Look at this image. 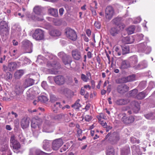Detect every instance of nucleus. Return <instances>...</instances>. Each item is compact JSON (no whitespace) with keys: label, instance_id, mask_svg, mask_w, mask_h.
Returning a JSON list of instances; mask_svg holds the SVG:
<instances>
[{"label":"nucleus","instance_id":"1","mask_svg":"<svg viewBox=\"0 0 155 155\" xmlns=\"http://www.w3.org/2000/svg\"><path fill=\"white\" fill-rule=\"evenodd\" d=\"M0 34L3 39L5 40L7 38L9 34L8 25L5 21H2L0 22Z\"/></svg>","mask_w":155,"mask_h":155},{"label":"nucleus","instance_id":"2","mask_svg":"<svg viewBox=\"0 0 155 155\" xmlns=\"http://www.w3.org/2000/svg\"><path fill=\"white\" fill-rule=\"evenodd\" d=\"M10 145L13 148L14 151L17 153L18 150L20 149L21 145L19 143L16 139L14 135H12L10 139Z\"/></svg>","mask_w":155,"mask_h":155},{"label":"nucleus","instance_id":"3","mask_svg":"<svg viewBox=\"0 0 155 155\" xmlns=\"http://www.w3.org/2000/svg\"><path fill=\"white\" fill-rule=\"evenodd\" d=\"M47 67L49 68H52L53 70L48 69V73L53 74H56L58 73L57 70H54V69L57 70L60 68V64L58 62L52 64L51 61H48L47 64Z\"/></svg>","mask_w":155,"mask_h":155},{"label":"nucleus","instance_id":"4","mask_svg":"<svg viewBox=\"0 0 155 155\" xmlns=\"http://www.w3.org/2000/svg\"><path fill=\"white\" fill-rule=\"evenodd\" d=\"M67 37L70 40L75 41L77 39V35L75 31L70 28H68L65 31Z\"/></svg>","mask_w":155,"mask_h":155},{"label":"nucleus","instance_id":"5","mask_svg":"<svg viewBox=\"0 0 155 155\" xmlns=\"http://www.w3.org/2000/svg\"><path fill=\"white\" fill-rule=\"evenodd\" d=\"M22 44L25 53H30L32 52V45L29 41L25 40L22 42Z\"/></svg>","mask_w":155,"mask_h":155},{"label":"nucleus","instance_id":"6","mask_svg":"<svg viewBox=\"0 0 155 155\" xmlns=\"http://www.w3.org/2000/svg\"><path fill=\"white\" fill-rule=\"evenodd\" d=\"M32 37L37 40H41L44 38V31L41 29H37L32 35Z\"/></svg>","mask_w":155,"mask_h":155},{"label":"nucleus","instance_id":"7","mask_svg":"<svg viewBox=\"0 0 155 155\" xmlns=\"http://www.w3.org/2000/svg\"><path fill=\"white\" fill-rule=\"evenodd\" d=\"M41 119L38 117H34L32 119L31 127L32 128H39L42 123Z\"/></svg>","mask_w":155,"mask_h":155},{"label":"nucleus","instance_id":"8","mask_svg":"<svg viewBox=\"0 0 155 155\" xmlns=\"http://www.w3.org/2000/svg\"><path fill=\"white\" fill-rule=\"evenodd\" d=\"M117 90L118 92L123 94L129 91V87L126 84H122L117 86Z\"/></svg>","mask_w":155,"mask_h":155},{"label":"nucleus","instance_id":"9","mask_svg":"<svg viewBox=\"0 0 155 155\" xmlns=\"http://www.w3.org/2000/svg\"><path fill=\"white\" fill-rule=\"evenodd\" d=\"M63 142L61 138L54 140L52 144V148L54 150H58L63 144Z\"/></svg>","mask_w":155,"mask_h":155},{"label":"nucleus","instance_id":"10","mask_svg":"<svg viewBox=\"0 0 155 155\" xmlns=\"http://www.w3.org/2000/svg\"><path fill=\"white\" fill-rule=\"evenodd\" d=\"M140 49L142 51L147 54H149L151 51V48L147 46L146 42L141 43L140 45Z\"/></svg>","mask_w":155,"mask_h":155},{"label":"nucleus","instance_id":"11","mask_svg":"<svg viewBox=\"0 0 155 155\" xmlns=\"http://www.w3.org/2000/svg\"><path fill=\"white\" fill-rule=\"evenodd\" d=\"M128 60L130 62V66L131 67L134 68L135 69V67L136 66V64L138 61V59L137 56L136 55H133L130 57L128 58Z\"/></svg>","mask_w":155,"mask_h":155},{"label":"nucleus","instance_id":"12","mask_svg":"<svg viewBox=\"0 0 155 155\" xmlns=\"http://www.w3.org/2000/svg\"><path fill=\"white\" fill-rule=\"evenodd\" d=\"M122 18L121 17H117L113 20V22L117 25L119 28L120 29H123L125 27V25L121 22Z\"/></svg>","mask_w":155,"mask_h":155},{"label":"nucleus","instance_id":"13","mask_svg":"<svg viewBox=\"0 0 155 155\" xmlns=\"http://www.w3.org/2000/svg\"><path fill=\"white\" fill-rule=\"evenodd\" d=\"M30 119L29 118L25 117L22 119L21 122V125L22 128L25 129L29 126Z\"/></svg>","mask_w":155,"mask_h":155},{"label":"nucleus","instance_id":"14","mask_svg":"<svg viewBox=\"0 0 155 155\" xmlns=\"http://www.w3.org/2000/svg\"><path fill=\"white\" fill-rule=\"evenodd\" d=\"M55 83L58 85H62L65 82V78L61 75H58L54 78Z\"/></svg>","mask_w":155,"mask_h":155},{"label":"nucleus","instance_id":"15","mask_svg":"<svg viewBox=\"0 0 155 155\" xmlns=\"http://www.w3.org/2000/svg\"><path fill=\"white\" fill-rule=\"evenodd\" d=\"M134 120V117L132 116L127 117L125 116H124L122 118V121L125 124H127L133 123Z\"/></svg>","mask_w":155,"mask_h":155},{"label":"nucleus","instance_id":"16","mask_svg":"<svg viewBox=\"0 0 155 155\" xmlns=\"http://www.w3.org/2000/svg\"><path fill=\"white\" fill-rule=\"evenodd\" d=\"M148 66L147 63L145 60L140 62L139 63L136 65L135 69L137 70L142 69L146 68Z\"/></svg>","mask_w":155,"mask_h":155},{"label":"nucleus","instance_id":"17","mask_svg":"<svg viewBox=\"0 0 155 155\" xmlns=\"http://www.w3.org/2000/svg\"><path fill=\"white\" fill-rule=\"evenodd\" d=\"M72 54L73 58L77 61L79 60L81 58V52L78 50L73 51Z\"/></svg>","mask_w":155,"mask_h":155},{"label":"nucleus","instance_id":"18","mask_svg":"<svg viewBox=\"0 0 155 155\" xmlns=\"http://www.w3.org/2000/svg\"><path fill=\"white\" fill-rule=\"evenodd\" d=\"M131 147L132 153L134 155H140L141 154V152L138 145H134Z\"/></svg>","mask_w":155,"mask_h":155},{"label":"nucleus","instance_id":"19","mask_svg":"<svg viewBox=\"0 0 155 155\" xmlns=\"http://www.w3.org/2000/svg\"><path fill=\"white\" fill-rule=\"evenodd\" d=\"M120 136L119 134L116 132H114L112 134L110 138V141H113L114 143H116L120 140Z\"/></svg>","mask_w":155,"mask_h":155},{"label":"nucleus","instance_id":"20","mask_svg":"<svg viewBox=\"0 0 155 155\" xmlns=\"http://www.w3.org/2000/svg\"><path fill=\"white\" fill-rule=\"evenodd\" d=\"M130 101L128 99H122L117 100L116 101V104L118 105H122L127 104Z\"/></svg>","mask_w":155,"mask_h":155},{"label":"nucleus","instance_id":"21","mask_svg":"<svg viewBox=\"0 0 155 155\" xmlns=\"http://www.w3.org/2000/svg\"><path fill=\"white\" fill-rule=\"evenodd\" d=\"M130 67H131L129 61L126 60L123 61L122 62L120 68L122 69H125Z\"/></svg>","mask_w":155,"mask_h":155},{"label":"nucleus","instance_id":"22","mask_svg":"<svg viewBox=\"0 0 155 155\" xmlns=\"http://www.w3.org/2000/svg\"><path fill=\"white\" fill-rule=\"evenodd\" d=\"M119 28L118 26H117L111 28L110 30V33L111 35L113 36H115L119 32V30L118 28Z\"/></svg>","mask_w":155,"mask_h":155},{"label":"nucleus","instance_id":"23","mask_svg":"<svg viewBox=\"0 0 155 155\" xmlns=\"http://www.w3.org/2000/svg\"><path fill=\"white\" fill-rule=\"evenodd\" d=\"M62 61L65 65L70 64L72 62L71 58L70 56L67 55L65 58H62Z\"/></svg>","mask_w":155,"mask_h":155},{"label":"nucleus","instance_id":"24","mask_svg":"<svg viewBox=\"0 0 155 155\" xmlns=\"http://www.w3.org/2000/svg\"><path fill=\"white\" fill-rule=\"evenodd\" d=\"M34 83V80L31 78H28L26 80L25 83V86L24 87L26 88L30 86L33 85Z\"/></svg>","mask_w":155,"mask_h":155},{"label":"nucleus","instance_id":"25","mask_svg":"<svg viewBox=\"0 0 155 155\" xmlns=\"http://www.w3.org/2000/svg\"><path fill=\"white\" fill-rule=\"evenodd\" d=\"M8 67L9 71H13L17 68V64L15 62H11L9 63Z\"/></svg>","mask_w":155,"mask_h":155},{"label":"nucleus","instance_id":"26","mask_svg":"<svg viewBox=\"0 0 155 155\" xmlns=\"http://www.w3.org/2000/svg\"><path fill=\"white\" fill-rule=\"evenodd\" d=\"M105 16L107 18L111 19L114 15V10H105Z\"/></svg>","mask_w":155,"mask_h":155},{"label":"nucleus","instance_id":"27","mask_svg":"<svg viewBox=\"0 0 155 155\" xmlns=\"http://www.w3.org/2000/svg\"><path fill=\"white\" fill-rule=\"evenodd\" d=\"M24 74V72L23 70H19L15 72L14 74V77L16 79H19Z\"/></svg>","mask_w":155,"mask_h":155},{"label":"nucleus","instance_id":"28","mask_svg":"<svg viewBox=\"0 0 155 155\" xmlns=\"http://www.w3.org/2000/svg\"><path fill=\"white\" fill-rule=\"evenodd\" d=\"M43 9L47 10H56V9L51 8L50 6H48L43 7L39 5H36L34 7L33 10H42Z\"/></svg>","mask_w":155,"mask_h":155},{"label":"nucleus","instance_id":"29","mask_svg":"<svg viewBox=\"0 0 155 155\" xmlns=\"http://www.w3.org/2000/svg\"><path fill=\"white\" fill-rule=\"evenodd\" d=\"M114 148L111 147H108L107 149L106 155H114Z\"/></svg>","mask_w":155,"mask_h":155},{"label":"nucleus","instance_id":"30","mask_svg":"<svg viewBox=\"0 0 155 155\" xmlns=\"http://www.w3.org/2000/svg\"><path fill=\"white\" fill-rule=\"evenodd\" d=\"M49 142V141L47 140H45L43 142V148L45 150L47 151H48L50 150Z\"/></svg>","mask_w":155,"mask_h":155},{"label":"nucleus","instance_id":"31","mask_svg":"<svg viewBox=\"0 0 155 155\" xmlns=\"http://www.w3.org/2000/svg\"><path fill=\"white\" fill-rule=\"evenodd\" d=\"M50 34L51 36H59L61 35V32L59 30L57 29H54L51 30L50 32Z\"/></svg>","mask_w":155,"mask_h":155},{"label":"nucleus","instance_id":"32","mask_svg":"<svg viewBox=\"0 0 155 155\" xmlns=\"http://www.w3.org/2000/svg\"><path fill=\"white\" fill-rule=\"evenodd\" d=\"M120 6L117 4H114L112 5H109L107 6L106 10H114L120 8Z\"/></svg>","mask_w":155,"mask_h":155},{"label":"nucleus","instance_id":"33","mask_svg":"<svg viewBox=\"0 0 155 155\" xmlns=\"http://www.w3.org/2000/svg\"><path fill=\"white\" fill-rule=\"evenodd\" d=\"M130 154V150L129 147L123 148L121 151V155H129Z\"/></svg>","mask_w":155,"mask_h":155},{"label":"nucleus","instance_id":"34","mask_svg":"<svg viewBox=\"0 0 155 155\" xmlns=\"http://www.w3.org/2000/svg\"><path fill=\"white\" fill-rule=\"evenodd\" d=\"M138 91L137 89H135L129 92V95L131 97L136 98V96L137 95Z\"/></svg>","mask_w":155,"mask_h":155},{"label":"nucleus","instance_id":"35","mask_svg":"<svg viewBox=\"0 0 155 155\" xmlns=\"http://www.w3.org/2000/svg\"><path fill=\"white\" fill-rule=\"evenodd\" d=\"M80 99L77 100L74 104L72 105V107L75 110H79L81 107V104L79 103Z\"/></svg>","mask_w":155,"mask_h":155},{"label":"nucleus","instance_id":"36","mask_svg":"<svg viewBox=\"0 0 155 155\" xmlns=\"http://www.w3.org/2000/svg\"><path fill=\"white\" fill-rule=\"evenodd\" d=\"M126 43L127 44H131L134 41V39L132 37H126L124 38Z\"/></svg>","mask_w":155,"mask_h":155},{"label":"nucleus","instance_id":"37","mask_svg":"<svg viewBox=\"0 0 155 155\" xmlns=\"http://www.w3.org/2000/svg\"><path fill=\"white\" fill-rule=\"evenodd\" d=\"M54 111L55 112H56L59 108H62V105L60 104V103L58 102H57L56 104H54Z\"/></svg>","mask_w":155,"mask_h":155},{"label":"nucleus","instance_id":"38","mask_svg":"<svg viewBox=\"0 0 155 155\" xmlns=\"http://www.w3.org/2000/svg\"><path fill=\"white\" fill-rule=\"evenodd\" d=\"M145 118L147 119H155V114L150 113L144 115Z\"/></svg>","mask_w":155,"mask_h":155},{"label":"nucleus","instance_id":"39","mask_svg":"<svg viewBox=\"0 0 155 155\" xmlns=\"http://www.w3.org/2000/svg\"><path fill=\"white\" fill-rule=\"evenodd\" d=\"M38 101L41 102H45L48 100V99L46 96L44 95H41L38 97Z\"/></svg>","mask_w":155,"mask_h":155},{"label":"nucleus","instance_id":"40","mask_svg":"<svg viewBox=\"0 0 155 155\" xmlns=\"http://www.w3.org/2000/svg\"><path fill=\"white\" fill-rule=\"evenodd\" d=\"M145 96V93L143 91L137 94L136 96V98L138 99H142L144 98Z\"/></svg>","mask_w":155,"mask_h":155},{"label":"nucleus","instance_id":"41","mask_svg":"<svg viewBox=\"0 0 155 155\" xmlns=\"http://www.w3.org/2000/svg\"><path fill=\"white\" fill-rule=\"evenodd\" d=\"M127 82L132 81L136 80L135 75L132 74L126 77Z\"/></svg>","mask_w":155,"mask_h":155},{"label":"nucleus","instance_id":"42","mask_svg":"<svg viewBox=\"0 0 155 155\" xmlns=\"http://www.w3.org/2000/svg\"><path fill=\"white\" fill-rule=\"evenodd\" d=\"M97 117L99 121L101 120L102 119L104 120H106L107 119L106 114L102 113H100L99 115L97 116Z\"/></svg>","mask_w":155,"mask_h":155},{"label":"nucleus","instance_id":"43","mask_svg":"<svg viewBox=\"0 0 155 155\" xmlns=\"http://www.w3.org/2000/svg\"><path fill=\"white\" fill-rule=\"evenodd\" d=\"M59 91L61 94H68L70 90L68 88H62Z\"/></svg>","mask_w":155,"mask_h":155},{"label":"nucleus","instance_id":"44","mask_svg":"<svg viewBox=\"0 0 155 155\" xmlns=\"http://www.w3.org/2000/svg\"><path fill=\"white\" fill-rule=\"evenodd\" d=\"M135 29V28L134 25L130 26L127 29L128 34H131L133 33Z\"/></svg>","mask_w":155,"mask_h":155},{"label":"nucleus","instance_id":"45","mask_svg":"<svg viewBox=\"0 0 155 155\" xmlns=\"http://www.w3.org/2000/svg\"><path fill=\"white\" fill-rule=\"evenodd\" d=\"M49 13L51 15L54 17H57L58 15V10H49Z\"/></svg>","mask_w":155,"mask_h":155},{"label":"nucleus","instance_id":"46","mask_svg":"<svg viewBox=\"0 0 155 155\" xmlns=\"http://www.w3.org/2000/svg\"><path fill=\"white\" fill-rule=\"evenodd\" d=\"M35 153L36 155H49L48 153L39 150H36L35 151Z\"/></svg>","mask_w":155,"mask_h":155},{"label":"nucleus","instance_id":"47","mask_svg":"<svg viewBox=\"0 0 155 155\" xmlns=\"http://www.w3.org/2000/svg\"><path fill=\"white\" fill-rule=\"evenodd\" d=\"M45 124L46 125V126H45V125L44 126V128L45 129H49L50 126L51 125V123L50 121L49 120H46L45 122Z\"/></svg>","mask_w":155,"mask_h":155},{"label":"nucleus","instance_id":"48","mask_svg":"<svg viewBox=\"0 0 155 155\" xmlns=\"http://www.w3.org/2000/svg\"><path fill=\"white\" fill-rule=\"evenodd\" d=\"M23 91V89L21 86H17L16 88V91L18 94H19L22 92Z\"/></svg>","mask_w":155,"mask_h":155},{"label":"nucleus","instance_id":"49","mask_svg":"<svg viewBox=\"0 0 155 155\" xmlns=\"http://www.w3.org/2000/svg\"><path fill=\"white\" fill-rule=\"evenodd\" d=\"M81 78L83 81L85 82H87L88 79V77H87L86 75L84 74H81Z\"/></svg>","mask_w":155,"mask_h":155},{"label":"nucleus","instance_id":"50","mask_svg":"<svg viewBox=\"0 0 155 155\" xmlns=\"http://www.w3.org/2000/svg\"><path fill=\"white\" fill-rule=\"evenodd\" d=\"M12 153L10 150L7 149L6 150L4 151L2 155H11Z\"/></svg>","mask_w":155,"mask_h":155},{"label":"nucleus","instance_id":"51","mask_svg":"<svg viewBox=\"0 0 155 155\" xmlns=\"http://www.w3.org/2000/svg\"><path fill=\"white\" fill-rule=\"evenodd\" d=\"M115 51L116 52V53L117 54L118 56H120L121 54V52L120 50L117 47H115Z\"/></svg>","mask_w":155,"mask_h":155},{"label":"nucleus","instance_id":"52","mask_svg":"<svg viewBox=\"0 0 155 155\" xmlns=\"http://www.w3.org/2000/svg\"><path fill=\"white\" fill-rule=\"evenodd\" d=\"M122 50L123 51L122 54H127L128 53L129 49L127 47L123 48Z\"/></svg>","mask_w":155,"mask_h":155},{"label":"nucleus","instance_id":"53","mask_svg":"<svg viewBox=\"0 0 155 155\" xmlns=\"http://www.w3.org/2000/svg\"><path fill=\"white\" fill-rule=\"evenodd\" d=\"M58 56L59 57L61 58L62 60V58H65L67 55L63 52H61L58 54Z\"/></svg>","mask_w":155,"mask_h":155},{"label":"nucleus","instance_id":"54","mask_svg":"<svg viewBox=\"0 0 155 155\" xmlns=\"http://www.w3.org/2000/svg\"><path fill=\"white\" fill-rule=\"evenodd\" d=\"M130 140L131 142L133 143H139V141L138 140H137L134 137H131L130 138Z\"/></svg>","mask_w":155,"mask_h":155},{"label":"nucleus","instance_id":"55","mask_svg":"<svg viewBox=\"0 0 155 155\" xmlns=\"http://www.w3.org/2000/svg\"><path fill=\"white\" fill-rule=\"evenodd\" d=\"M141 20V19L140 17H138L134 19L133 22L134 24H137L140 23Z\"/></svg>","mask_w":155,"mask_h":155},{"label":"nucleus","instance_id":"56","mask_svg":"<svg viewBox=\"0 0 155 155\" xmlns=\"http://www.w3.org/2000/svg\"><path fill=\"white\" fill-rule=\"evenodd\" d=\"M57 100V98L54 95H51L50 96V101L52 102H54Z\"/></svg>","mask_w":155,"mask_h":155},{"label":"nucleus","instance_id":"57","mask_svg":"<svg viewBox=\"0 0 155 155\" xmlns=\"http://www.w3.org/2000/svg\"><path fill=\"white\" fill-rule=\"evenodd\" d=\"M12 75L10 72H8L6 73V78L7 80L11 79L12 78Z\"/></svg>","mask_w":155,"mask_h":155},{"label":"nucleus","instance_id":"58","mask_svg":"<svg viewBox=\"0 0 155 155\" xmlns=\"http://www.w3.org/2000/svg\"><path fill=\"white\" fill-rule=\"evenodd\" d=\"M84 119L86 121H89L92 119V117L91 116L87 115L85 116Z\"/></svg>","mask_w":155,"mask_h":155},{"label":"nucleus","instance_id":"59","mask_svg":"<svg viewBox=\"0 0 155 155\" xmlns=\"http://www.w3.org/2000/svg\"><path fill=\"white\" fill-rule=\"evenodd\" d=\"M99 122L104 128H106L107 127V124L106 122H104L103 120L99 121Z\"/></svg>","mask_w":155,"mask_h":155},{"label":"nucleus","instance_id":"60","mask_svg":"<svg viewBox=\"0 0 155 155\" xmlns=\"http://www.w3.org/2000/svg\"><path fill=\"white\" fill-rule=\"evenodd\" d=\"M139 106L134 107L133 109V110L134 113H137L140 110Z\"/></svg>","mask_w":155,"mask_h":155},{"label":"nucleus","instance_id":"61","mask_svg":"<svg viewBox=\"0 0 155 155\" xmlns=\"http://www.w3.org/2000/svg\"><path fill=\"white\" fill-rule=\"evenodd\" d=\"M64 117L63 114H57L54 117V119H59L62 118Z\"/></svg>","mask_w":155,"mask_h":155},{"label":"nucleus","instance_id":"62","mask_svg":"<svg viewBox=\"0 0 155 155\" xmlns=\"http://www.w3.org/2000/svg\"><path fill=\"white\" fill-rule=\"evenodd\" d=\"M64 7V9L66 10H70L72 9V7L71 5H65Z\"/></svg>","mask_w":155,"mask_h":155},{"label":"nucleus","instance_id":"63","mask_svg":"<svg viewBox=\"0 0 155 155\" xmlns=\"http://www.w3.org/2000/svg\"><path fill=\"white\" fill-rule=\"evenodd\" d=\"M77 134H78V137L79 138L82 135V130H81L79 128H78L77 130Z\"/></svg>","mask_w":155,"mask_h":155},{"label":"nucleus","instance_id":"64","mask_svg":"<svg viewBox=\"0 0 155 155\" xmlns=\"http://www.w3.org/2000/svg\"><path fill=\"white\" fill-rule=\"evenodd\" d=\"M41 86L44 89H45L47 86V84L46 82L43 81L41 83Z\"/></svg>","mask_w":155,"mask_h":155}]
</instances>
